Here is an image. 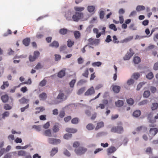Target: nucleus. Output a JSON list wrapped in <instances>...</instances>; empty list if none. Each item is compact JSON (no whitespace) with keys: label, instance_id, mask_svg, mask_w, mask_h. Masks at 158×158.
Instances as JSON below:
<instances>
[{"label":"nucleus","instance_id":"1","mask_svg":"<svg viewBox=\"0 0 158 158\" xmlns=\"http://www.w3.org/2000/svg\"><path fill=\"white\" fill-rule=\"evenodd\" d=\"M122 125V124L121 122L119 123L118 124L117 126L114 127L112 128L111 131L113 132L121 134L124 131Z\"/></svg>","mask_w":158,"mask_h":158},{"label":"nucleus","instance_id":"2","mask_svg":"<svg viewBox=\"0 0 158 158\" xmlns=\"http://www.w3.org/2000/svg\"><path fill=\"white\" fill-rule=\"evenodd\" d=\"M87 151V148L82 147H80L76 148L74 151L77 154L81 155L85 153Z\"/></svg>","mask_w":158,"mask_h":158},{"label":"nucleus","instance_id":"3","mask_svg":"<svg viewBox=\"0 0 158 158\" xmlns=\"http://www.w3.org/2000/svg\"><path fill=\"white\" fill-rule=\"evenodd\" d=\"M83 15L82 13H80L76 12L75 14L73 15L72 17L73 20L75 22H78L83 17Z\"/></svg>","mask_w":158,"mask_h":158},{"label":"nucleus","instance_id":"4","mask_svg":"<svg viewBox=\"0 0 158 158\" xmlns=\"http://www.w3.org/2000/svg\"><path fill=\"white\" fill-rule=\"evenodd\" d=\"M40 55V53L38 51H34L33 56L31 55H30L29 56L30 61L32 62L35 61L39 56Z\"/></svg>","mask_w":158,"mask_h":158},{"label":"nucleus","instance_id":"5","mask_svg":"<svg viewBox=\"0 0 158 158\" xmlns=\"http://www.w3.org/2000/svg\"><path fill=\"white\" fill-rule=\"evenodd\" d=\"M95 93V91L93 86L91 87L88 89L87 91L85 93V95L86 96H90Z\"/></svg>","mask_w":158,"mask_h":158},{"label":"nucleus","instance_id":"6","mask_svg":"<svg viewBox=\"0 0 158 158\" xmlns=\"http://www.w3.org/2000/svg\"><path fill=\"white\" fill-rule=\"evenodd\" d=\"M48 143L52 144H57L60 142V140L57 139L49 138L48 139Z\"/></svg>","mask_w":158,"mask_h":158},{"label":"nucleus","instance_id":"7","mask_svg":"<svg viewBox=\"0 0 158 158\" xmlns=\"http://www.w3.org/2000/svg\"><path fill=\"white\" fill-rule=\"evenodd\" d=\"M29 101V99H26L24 97H23L19 100L20 103L21 104H28Z\"/></svg>","mask_w":158,"mask_h":158},{"label":"nucleus","instance_id":"8","mask_svg":"<svg viewBox=\"0 0 158 158\" xmlns=\"http://www.w3.org/2000/svg\"><path fill=\"white\" fill-rule=\"evenodd\" d=\"M133 53L131 52H127L123 57V59L124 60H128L133 56Z\"/></svg>","mask_w":158,"mask_h":158},{"label":"nucleus","instance_id":"9","mask_svg":"<svg viewBox=\"0 0 158 158\" xmlns=\"http://www.w3.org/2000/svg\"><path fill=\"white\" fill-rule=\"evenodd\" d=\"M49 46L52 48H57L59 46V44L58 41H54L49 44Z\"/></svg>","mask_w":158,"mask_h":158},{"label":"nucleus","instance_id":"10","mask_svg":"<svg viewBox=\"0 0 158 158\" xmlns=\"http://www.w3.org/2000/svg\"><path fill=\"white\" fill-rule=\"evenodd\" d=\"M98 39H94L91 38L88 40L89 44L91 45H94L98 42Z\"/></svg>","mask_w":158,"mask_h":158},{"label":"nucleus","instance_id":"11","mask_svg":"<svg viewBox=\"0 0 158 158\" xmlns=\"http://www.w3.org/2000/svg\"><path fill=\"white\" fill-rule=\"evenodd\" d=\"M72 13L69 11L66 12L65 15L66 19L69 21L72 20Z\"/></svg>","mask_w":158,"mask_h":158},{"label":"nucleus","instance_id":"12","mask_svg":"<svg viewBox=\"0 0 158 158\" xmlns=\"http://www.w3.org/2000/svg\"><path fill=\"white\" fill-rule=\"evenodd\" d=\"M65 74V69H63L60 71L58 73L57 76L59 78H62L64 77Z\"/></svg>","mask_w":158,"mask_h":158},{"label":"nucleus","instance_id":"13","mask_svg":"<svg viewBox=\"0 0 158 158\" xmlns=\"http://www.w3.org/2000/svg\"><path fill=\"white\" fill-rule=\"evenodd\" d=\"M157 129L156 128H152L150 129L149 133L152 135H155L157 132Z\"/></svg>","mask_w":158,"mask_h":158},{"label":"nucleus","instance_id":"14","mask_svg":"<svg viewBox=\"0 0 158 158\" xmlns=\"http://www.w3.org/2000/svg\"><path fill=\"white\" fill-rule=\"evenodd\" d=\"M66 131L68 132L74 133L77 131V130L73 128H67L66 129Z\"/></svg>","mask_w":158,"mask_h":158},{"label":"nucleus","instance_id":"15","mask_svg":"<svg viewBox=\"0 0 158 158\" xmlns=\"http://www.w3.org/2000/svg\"><path fill=\"white\" fill-rule=\"evenodd\" d=\"M147 130V128L143 126L138 127L136 129V131L138 132L140 131L141 130H143L144 131H146Z\"/></svg>","mask_w":158,"mask_h":158},{"label":"nucleus","instance_id":"16","mask_svg":"<svg viewBox=\"0 0 158 158\" xmlns=\"http://www.w3.org/2000/svg\"><path fill=\"white\" fill-rule=\"evenodd\" d=\"M120 87L118 86L114 85L113 87V90L114 93H118L120 91Z\"/></svg>","mask_w":158,"mask_h":158},{"label":"nucleus","instance_id":"17","mask_svg":"<svg viewBox=\"0 0 158 158\" xmlns=\"http://www.w3.org/2000/svg\"><path fill=\"white\" fill-rule=\"evenodd\" d=\"M30 41V40L29 38H26L23 40V42L24 45L27 46L29 45Z\"/></svg>","mask_w":158,"mask_h":158},{"label":"nucleus","instance_id":"18","mask_svg":"<svg viewBox=\"0 0 158 158\" xmlns=\"http://www.w3.org/2000/svg\"><path fill=\"white\" fill-rule=\"evenodd\" d=\"M46 94L44 93H42L39 95V97L41 100H45L47 98Z\"/></svg>","mask_w":158,"mask_h":158},{"label":"nucleus","instance_id":"19","mask_svg":"<svg viewBox=\"0 0 158 158\" xmlns=\"http://www.w3.org/2000/svg\"><path fill=\"white\" fill-rule=\"evenodd\" d=\"M145 7L143 6L138 5L136 8V11L138 12H139L142 10H145Z\"/></svg>","mask_w":158,"mask_h":158},{"label":"nucleus","instance_id":"20","mask_svg":"<svg viewBox=\"0 0 158 158\" xmlns=\"http://www.w3.org/2000/svg\"><path fill=\"white\" fill-rule=\"evenodd\" d=\"M133 38V36H130L121 40V42L122 43H127L131 40Z\"/></svg>","mask_w":158,"mask_h":158},{"label":"nucleus","instance_id":"21","mask_svg":"<svg viewBox=\"0 0 158 158\" xmlns=\"http://www.w3.org/2000/svg\"><path fill=\"white\" fill-rule=\"evenodd\" d=\"M73 34L76 39H79L81 36V33L78 31H74Z\"/></svg>","mask_w":158,"mask_h":158},{"label":"nucleus","instance_id":"22","mask_svg":"<svg viewBox=\"0 0 158 158\" xmlns=\"http://www.w3.org/2000/svg\"><path fill=\"white\" fill-rule=\"evenodd\" d=\"M123 101L120 100H118L117 102H115L116 106L118 107L122 106L123 105Z\"/></svg>","mask_w":158,"mask_h":158},{"label":"nucleus","instance_id":"23","mask_svg":"<svg viewBox=\"0 0 158 158\" xmlns=\"http://www.w3.org/2000/svg\"><path fill=\"white\" fill-rule=\"evenodd\" d=\"M8 96L6 94L3 95L1 97L2 100L4 102H7L8 100Z\"/></svg>","mask_w":158,"mask_h":158},{"label":"nucleus","instance_id":"24","mask_svg":"<svg viewBox=\"0 0 158 158\" xmlns=\"http://www.w3.org/2000/svg\"><path fill=\"white\" fill-rule=\"evenodd\" d=\"M59 124H57V125H56L53 126L52 128V130L54 132L56 133L59 131Z\"/></svg>","mask_w":158,"mask_h":158},{"label":"nucleus","instance_id":"25","mask_svg":"<svg viewBox=\"0 0 158 158\" xmlns=\"http://www.w3.org/2000/svg\"><path fill=\"white\" fill-rule=\"evenodd\" d=\"M141 114V112L139 110H137L134 111L133 115L134 116L137 117L139 116Z\"/></svg>","mask_w":158,"mask_h":158},{"label":"nucleus","instance_id":"26","mask_svg":"<svg viewBox=\"0 0 158 158\" xmlns=\"http://www.w3.org/2000/svg\"><path fill=\"white\" fill-rule=\"evenodd\" d=\"M116 150V148L114 147H111L107 149V151L108 153H111L115 152Z\"/></svg>","mask_w":158,"mask_h":158},{"label":"nucleus","instance_id":"27","mask_svg":"<svg viewBox=\"0 0 158 158\" xmlns=\"http://www.w3.org/2000/svg\"><path fill=\"white\" fill-rule=\"evenodd\" d=\"M57 152H58L57 148H53L51 152V156H53L56 153H57Z\"/></svg>","mask_w":158,"mask_h":158},{"label":"nucleus","instance_id":"28","mask_svg":"<svg viewBox=\"0 0 158 158\" xmlns=\"http://www.w3.org/2000/svg\"><path fill=\"white\" fill-rule=\"evenodd\" d=\"M68 32V30L65 28L61 29L59 31V33L62 35H64L66 34Z\"/></svg>","mask_w":158,"mask_h":158},{"label":"nucleus","instance_id":"29","mask_svg":"<svg viewBox=\"0 0 158 158\" xmlns=\"http://www.w3.org/2000/svg\"><path fill=\"white\" fill-rule=\"evenodd\" d=\"M104 126V123L103 122H100L98 123L97 125L95 128L96 130H98L99 128L103 127Z\"/></svg>","mask_w":158,"mask_h":158},{"label":"nucleus","instance_id":"30","mask_svg":"<svg viewBox=\"0 0 158 158\" xmlns=\"http://www.w3.org/2000/svg\"><path fill=\"white\" fill-rule=\"evenodd\" d=\"M75 11H82L85 9V8L83 7L75 6L74 8Z\"/></svg>","mask_w":158,"mask_h":158},{"label":"nucleus","instance_id":"31","mask_svg":"<svg viewBox=\"0 0 158 158\" xmlns=\"http://www.w3.org/2000/svg\"><path fill=\"white\" fill-rule=\"evenodd\" d=\"M44 134L46 136L51 137L52 136L51 131L50 129H48L45 131Z\"/></svg>","mask_w":158,"mask_h":158},{"label":"nucleus","instance_id":"32","mask_svg":"<svg viewBox=\"0 0 158 158\" xmlns=\"http://www.w3.org/2000/svg\"><path fill=\"white\" fill-rule=\"evenodd\" d=\"M95 8V7L94 6H89L87 7V10L89 12L91 13L94 11Z\"/></svg>","mask_w":158,"mask_h":158},{"label":"nucleus","instance_id":"33","mask_svg":"<svg viewBox=\"0 0 158 158\" xmlns=\"http://www.w3.org/2000/svg\"><path fill=\"white\" fill-rule=\"evenodd\" d=\"M87 129L89 130H93L94 128V126L91 123L88 124L86 126Z\"/></svg>","mask_w":158,"mask_h":158},{"label":"nucleus","instance_id":"34","mask_svg":"<svg viewBox=\"0 0 158 158\" xmlns=\"http://www.w3.org/2000/svg\"><path fill=\"white\" fill-rule=\"evenodd\" d=\"M18 154L19 156H25L26 155V152L23 150H20L18 152Z\"/></svg>","mask_w":158,"mask_h":158},{"label":"nucleus","instance_id":"35","mask_svg":"<svg viewBox=\"0 0 158 158\" xmlns=\"http://www.w3.org/2000/svg\"><path fill=\"white\" fill-rule=\"evenodd\" d=\"M64 93H60L58 94L57 98L58 99H60L62 101L64 98Z\"/></svg>","mask_w":158,"mask_h":158},{"label":"nucleus","instance_id":"36","mask_svg":"<svg viewBox=\"0 0 158 158\" xmlns=\"http://www.w3.org/2000/svg\"><path fill=\"white\" fill-rule=\"evenodd\" d=\"M31 80L30 78H29L28 79L27 81H25L24 82H22L18 86V87H20V85H22V84H28V85H30V84H31Z\"/></svg>","mask_w":158,"mask_h":158},{"label":"nucleus","instance_id":"37","mask_svg":"<svg viewBox=\"0 0 158 158\" xmlns=\"http://www.w3.org/2000/svg\"><path fill=\"white\" fill-rule=\"evenodd\" d=\"M133 61L135 64H138L140 61V58L138 56H136L134 58Z\"/></svg>","mask_w":158,"mask_h":158},{"label":"nucleus","instance_id":"38","mask_svg":"<svg viewBox=\"0 0 158 158\" xmlns=\"http://www.w3.org/2000/svg\"><path fill=\"white\" fill-rule=\"evenodd\" d=\"M9 85V84L8 81L3 82V84L1 86V88L2 89H4L6 87H8Z\"/></svg>","mask_w":158,"mask_h":158},{"label":"nucleus","instance_id":"39","mask_svg":"<svg viewBox=\"0 0 158 158\" xmlns=\"http://www.w3.org/2000/svg\"><path fill=\"white\" fill-rule=\"evenodd\" d=\"M79 121V119L77 118H73L71 120V123L73 124H77L78 123Z\"/></svg>","mask_w":158,"mask_h":158},{"label":"nucleus","instance_id":"40","mask_svg":"<svg viewBox=\"0 0 158 158\" xmlns=\"http://www.w3.org/2000/svg\"><path fill=\"white\" fill-rule=\"evenodd\" d=\"M74 42L70 40H69L67 41V45L69 47H72L74 44Z\"/></svg>","mask_w":158,"mask_h":158},{"label":"nucleus","instance_id":"41","mask_svg":"<svg viewBox=\"0 0 158 158\" xmlns=\"http://www.w3.org/2000/svg\"><path fill=\"white\" fill-rule=\"evenodd\" d=\"M158 104L157 103H152V106L151 108L152 110H155L158 108Z\"/></svg>","mask_w":158,"mask_h":158},{"label":"nucleus","instance_id":"42","mask_svg":"<svg viewBox=\"0 0 158 158\" xmlns=\"http://www.w3.org/2000/svg\"><path fill=\"white\" fill-rule=\"evenodd\" d=\"M109 27L111 29L113 30L114 31L117 30V28L116 26L114 24H111L109 25Z\"/></svg>","mask_w":158,"mask_h":158},{"label":"nucleus","instance_id":"43","mask_svg":"<svg viewBox=\"0 0 158 158\" xmlns=\"http://www.w3.org/2000/svg\"><path fill=\"white\" fill-rule=\"evenodd\" d=\"M101 62L98 61L97 62H94L92 64V65L94 67H99L101 65Z\"/></svg>","mask_w":158,"mask_h":158},{"label":"nucleus","instance_id":"44","mask_svg":"<svg viewBox=\"0 0 158 158\" xmlns=\"http://www.w3.org/2000/svg\"><path fill=\"white\" fill-rule=\"evenodd\" d=\"M146 77L149 79H151L153 77V73L151 72L146 75Z\"/></svg>","mask_w":158,"mask_h":158},{"label":"nucleus","instance_id":"45","mask_svg":"<svg viewBox=\"0 0 158 158\" xmlns=\"http://www.w3.org/2000/svg\"><path fill=\"white\" fill-rule=\"evenodd\" d=\"M85 90V88L84 87H82L78 90L77 93L78 95H80L83 93Z\"/></svg>","mask_w":158,"mask_h":158},{"label":"nucleus","instance_id":"46","mask_svg":"<svg viewBox=\"0 0 158 158\" xmlns=\"http://www.w3.org/2000/svg\"><path fill=\"white\" fill-rule=\"evenodd\" d=\"M46 81L45 79H44L39 83V86L41 87L44 86L46 84Z\"/></svg>","mask_w":158,"mask_h":158},{"label":"nucleus","instance_id":"47","mask_svg":"<svg viewBox=\"0 0 158 158\" xmlns=\"http://www.w3.org/2000/svg\"><path fill=\"white\" fill-rule=\"evenodd\" d=\"M150 93L149 91H145L143 93V96L144 97L148 98L150 96Z\"/></svg>","mask_w":158,"mask_h":158},{"label":"nucleus","instance_id":"48","mask_svg":"<svg viewBox=\"0 0 158 158\" xmlns=\"http://www.w3.org/2000/svg\"><path fill=\"white\" fill-rule=\"evenodd\" d=\"M89 74V69L88 68L86 69L84 73L82 74V76L86 77H88Z\"/></svg>","mask_w":158,"mask_h":158},{"label":"nucleus","instance_id":"49","mask_svg":"<svg viewBox=\"0 0 158 158\" xmlns=\"http://www.w3.org/2000/svg\"><path fill=\"white\" fill-rule=\"evenodd\" d=\"M104 14L105 13L104 11L102 10L100 11L99 15L100 19H102L104 18Z\"/></svg>","mask_w":158,"mask_h":158},{"label":"nucleus","instance_id":"50","mask_svg":"<svg viewBox=\"0 0 158 158\" xmlns=\"http://www.w3.org/2000/svg\"><path fill=\"white\" fill-rule=\"evenodd\" d=\"M76 80L75 79L72 80L69 83V85L71 88H73L74 87L75 84L76 83Z\"/></svg>","mask_w":158,"mask_h":158},{"label":"nucleus","instance_id":"51","mask_svg":"<svg viewBox=\"0 0 158 158\" xmlns=\"http://www.w3.org/2000/svg\"><path fill=\"white\" fill-rule=\"evenodd\" d=\"M9 113L8 111H5L2 114V118L4 119L5 117L9 116Z\"/></svg>","mask_w":158,"mask_h":158},{"label":"nucleus","instance_id":"52","mask_svg":"<svg viewBox=\"0 0 158 158\" xmlns=\"http://www.w3.org/2000/svg\"><path fill=\"white\" fill-rule=\"evenodd\" d=\"M36 110H38L40 109V110L39 111H36L35 112V114H37L38 113H39L40 112H42L43 110H45V109L44 108V107H36L35 108Z\"/></svg>","mask_w":158,"mask_h":158},{"label":"nucleus","instance_id":"53","mask_svg":"<svg viewBox=\"0 0 158 158\" xmlns=\"http://www.w3.org/2000/svg\"><path fill=\"white\" fill-rule=\"evenodd\" d=\"M140 75L139 73H135L133 74L134 78L136 80H137L139 77Z\"/></svg>","mask_w":158,"mask_h":158},{"label":"nucleus","instance_id":"54","mask_svg":"<svg viewBox=\"0 0 158 158\" xmlns=\"http://www.w3.org/2000/svg\"><path fill=\"white\" fill-rule=\"evenodd\" d=\"M94 27L93 25H90L86 29V31L88 33L91 32V29Z\"/></svg>","mask_w":158,"mask_h":158},{"label":"nucleus","instance_id":"55","mask_svg":"<svg viewBox=\"0 0 158 158\" xmlns=\"http://www.w3.org/2000/svg\"><path fill=\"white\" fill-rule=\"evenodd\" d=\"M127 101L128 104L131 105H132L134 103V100L131 98L127 99Z\"/></svg>","mask_w":158,"mask_h":158},{"label":"nucleus","instance_id":"56","mask_svg":"<svg viewBox=\"0 0 158 158\" xmlns=\"http://www.w3.org/2000/svg\"><path fill=\"white\" fill-rule=\"evenodd\" d=\"M145 83L142 82L140 83L137 85L136 89L137 90H139L141 88L143 85L145 84Z\"/></svg>","mask_w":158,"mask_h":158},{"label":"nucleus","instance_id":"57","mask_svg":"<svg viewBox=\"0 0 158 158\" xmlns=\"http://www.w3.org/2000/svg\"><path fill=\"white\" fill-rule=\"evenodd\" d=\"M32 128L35 129L38 131L41 130V127L40 126L34 125L32 126Z\"/></svg>","mask_w":158,"mask_h":158},{"label":"nucleus","instance_id":"58","mask_svg":"<svg viewBox=\"0 0 158 158\" xmlns=\"http://www.w3.org/2000/svg\"><path fill=\"white\" fill-rule=\"evenodd\" d=\"M65 115V112L64 111H61L59 114V116L61 118H63Z\"/></svg>","mask_w":158,"mask_h":158},{"label":"nucleus","instance_id":"59","mask_svg":"<svg viewBox=\"0 0 158 158\" xmlns=\"http://www.w3.org/2000/svg\"><path fill=\"white\" fill-rule=\"evenodd\" d=\"M72 135L71 134H67L64 135V138L66 139H69L71 138Z\"/></svg>","mask_w":158,"mask_h":158},{"label":"nucleus","instance_id":"60","mask_svg":"<svg viewBox=\"0 0 158 158\" xmlns=\"http://www.w3.org/2000/svg\"><path fill=\"white\" fill-rule=\"evenodd\" d=\"M29 104H27V105L21 108L20 109L21 112H24V111H25V110L26 109L28 108L29 107Z\"/></svg>","mask_w":158,"mask_h":158},{"label":"nucleus","instance_id":"61","mask_svg":"<svg viewBox=\"0 0 158 158\" xmlns=\"http://www.w3.org/2000/svg\"><path fill=\"white\" fill-rule=\"evenodd\" d=\"M112 41L111 36L110 35H108L107 36L106 39L105 40L106 42L109 43Z\"/></svg>","mask_w":158,"mask_h":158},{"label":"nucleus","instance_id":"62","mask_svg":"<svg viewBox=\"0 0 158 158\" xmlns=\"http://www.w3.org/2000/svg\"><path fill=\"white\" fill-rule=\"evenodd\" d=\"M148 102V101L147 100H145L140 102L139 103V105H143L146 104Z\"/></svg>","mask_w":158,"mask_h":158},{"label":"nucleus","instance_id":"63","mask_svg":"<svg viewBox=\"0 0 158 158\" xmlns=\"http://www.w3.org/2000/svg\"><path fill=\"white\" fill-rule=\"evenodd\" d=\"M134 82V80L133 79H130L127 81V83L128 85H130L133 84Z\"/></svg>","mask_w":158,"mask_h":158},{"label":"nucleus","instance_id":"64","mask_svg":"<svg viewBox=\"0 0 158 158\" xmlns=\"http://www.w3.org/2000/svg\"><path fill=\"white\" fill-rule=\"evenodd\" d=\"M11 108V106L8 104H5L4 106V108L6 110H10Z\"/></svg>","mask_w":158,"mask_h":158}]
</instances>
